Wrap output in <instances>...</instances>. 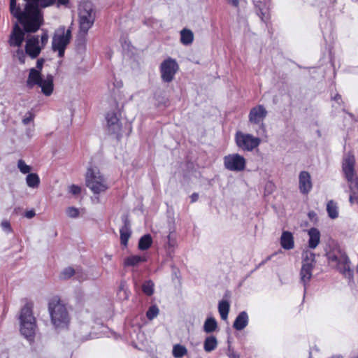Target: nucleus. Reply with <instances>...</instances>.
Instances as JSON below:
<instances>
[{"instance_id": "a878e982", "label": "nucleus", "mask_w": 358, "mask_h": 358, "mask_svg": "<svg viewBox=\"0 0 358 358\" xmlns=\"http://www.w3.org/2000/svg\"><path fill=\"white\" fill-rule=\"evenodd\" d=\"M230 305L227 301H221L218 304V311L222 320H226L228 317Z\"/></svg>"}, {"instance_id": "4c0bfd02", "label": "nucleus", "mask_w": 358, "mask_h": 358, "mask_svg": "<svg viewBox=\"0 0 358 358\" xmlns=\"http://www.w3.org/2000/svg\"><path fill=\"white\" fill-rule=\"evenodd\" d=\"M66 215L71 218H76L79 215V210L75 207H68L66 210Z\"/></svg>"}, {"instance_id": "bb28decb", "label": "nucleus", "mask_w": 358, "mask_h": 358, "mask_svg": "<svg viewBox=\"0 0 358 358\" xmlns=\"http://www.w3.org/2000/svg\"><path fill=\"white\" fill-rule=\"evenodd\" d=\"M217 328V322L215 319L213 317H208L203 324V331L210 334L216 330Z\"/></svg>"}, {"instance_id": "0eeeda50", "label": "nucleus", "mask_w": 358, "mask_h": 358, "mask_svg": "<svg viewBox=\"0 0 358 358\" xmlns=\"http://www.w3.org/2000/svg\"><path fill=\"white\" fill-rule=\"evenodd\" d=\"M71 38V27L66 29L64 26L59 27L55 31L52 41V49L58 52L59 57H63L66 46Z\"/></svg>"}, {"instance_id": "72a5a7b5", "label": "nucleus", "mask_w": 358, "mask_h": 358, "mask_svg": "<svg viewBox=\"0 0 358 358\" xmlns=\"http://www.w3.org/2000/svg\"><path fill=\"white\" fill-rule=\"evenodd\" d=\"M167 243L166 245L167 254L171 257V254L173 252V249L176 245V241L174 238H171V236L169 234L167 236Z\"/></svg>"}, {"instance_id": "f03ea898", "label": "nucleus", "mask_w": 358, "mask_h": 358, "mask_svg": "<svg viewBox=\"0 0 358 358\" xmlns=\"http://www.w3.org/2000/svg\"><path fill=\"white\" fill-rule=\"evenodd\" d=\"M48 311L51 322L56 329H65L69 327L71 320L69 313L59 300L52 299L48 303Z\"/></svg>"}, {"instance_id": "49530a36", "label": "nucleus", "mask_w": 358, "mask_h": 358, "mask_svg": "<svg viewBox=\"0 0 358 358\" xmlns=\"http://www.w3.org/2000/svg\"><path fill=\"white\" fill-rule=\"evenodd\" d=\"M229 4L235 8H238L239 6L238 0H227Z\"/></svg>"}, {"instance_id": "c03bdc74", "label": "nucleus", "mask_w": 358, "mask_h": 358, "mask_svg": "<svg viewBox=\"0 0 358 358\" xmlns=\"http://www.w3.org/2000/svg\"><path fill=\"white\" fill-rule=\"evenodd\" d=\"M35 215H36L35 211L34 210H30L25 213L24 216L28 219H31V218L34 217L35 216Z\"/></svg>"}, {"instance_id": "7ed1b4c3", "label": "nucleus", "mask_w": 358, "mask_h": 358, "mask_svg": "<svg viewBox=\"0 0 358 358\" xmlns=\"http://www.w3.org/2000/svg\"><path fill=\"white\" fill-rule=\"evenodd\" d=\"M79 33L78 40L85 41L89 29L95 21V12L92 3L83 1L79 5Z\"/></svg>"}, {"instance_id": "39448f33", "label": "nucleus", "mask_w": 358, "mask_h": 358, "mask_svg": "<svg viewBox=\"0 0 358 358\" xmlns=\"http://www.w3.org/2000/svg\"><path fill=\"white\" fill-rule=\"evenodd\" d=\"M35 85L41 88V92L44 95L50 96L54 88L53 76L48 75L45 78H43L39 71L31 68L27 80V87L32 89Z\"/></svg>"}, {"instance_id": "20e7f679", "label": "nucleus", "mask_w": 358, "mask_h": 358, "mask_svg": "<svg viewBox=\"0 0 358 358\" xmlns=\"http://www.w3.org/2000/svg\"><path fill=\"white\" fill-rule=\"evenodd\" d=\"M20 320L21 334L29 341H32L35 335L36 324L31 303H26L21 309Z\"/></svg>"}, {"instance_id": "a19ab883", "label": "nucleus", "mask_w": 358, "mask_h": 358, "mask_svg": "<svg viewBox=\"0 0 358 358\" xmlns=\"http://www.w3.org/2000/svg\"><path fill=\"white\" fill-rule=\"evenodd\" d=\"M81 188L76 185H71L69 187V192L71 193L73 195H78L80 193Z\"/></svg>"}, {"instance_id": "a18cd8bd", "label": "nucleus", "mask_w": 358, "mask_h": 358, "mask_svg": "<svg viewBox=\"0 0 358 358\" xmlns=\"http://www.w3.org/2000/svg\"><path fill=\"white\" fill-rule=\"evenodd\" d=\"M331 98L339 104L343 103L342 101V97L339 94H336L334 96H332Z\"/></svg>"}, {"instance_id": "ea45409f", "label": "nucleus", "mask_w": 358, "mask_h": 358, "mask_svg": "<svg viewBox=\"0 0 358 358\" xmlns=\"http://www.w3.org/2000/svg\"><path fill=\"white\" fill-rule=\"evenodd\" d=\"M1 226L3 230L6 233H11L13 231L10 222L6 220H4L1 222Z\"/></svg>"}, {"instance_id": "c756f323", "label": "nucleus", "mask_w": 358, "mask_h": 358, "mask_svg": "<svg viewBox=\"0 0 358 358\" xmlns=\"http://www.w3.org/2000/svg\"><path fill=\"white\" fill-rule=\"evenodd\" d=\"M349 187L351 192L349 201L353 203L355 200L358 199V178H355V182L349 184Z\"/></svg>"}, {"instance_id": "5701e85b", "label": "nucleus", "mask_w": 358, "mask_h": 358, "mask_svg": "<svg viewBox=\"0 0 358 358\" xmlns=\"http://www.w3.org/2000/svg\"><path fill=\"white\" fill-rule=\"evenodd\" d=\"M147 261V259L144 256L140 255H131L127 257L124 260V266H135L138 265L141 262H145Z\"/></svg>"}, {"instance_id": "8fccbe9b", "label": "nucleus", "mask_w": 358, "mask_h": 358, "mask_svg": "<svg viewBox=\"0 0 358 358\" xmlns=\"http://www.w3.org/2000/svg\"><path fill=\"white\" fill-rule=\"evenodd\" d=\"M271 259V256L267 257L264 260H263L261 263L259 264V265L257 266V268H259L260 266L265 264L268 261H269Z\"/></svg>"}, {"instance_id": "cd10ccee", "label": "nucleus", "mask_w": 358, "mask_h": 358, "mask_svg": "<svg viewBox=\"0 0 358 358\" xmlns=\"http://www.w3.org/2000/svg\"><path fill=\"white\" fill-rule=\"evenodd\" d=\"M217 345V341L214 336L207 337L203 343V348L206 352H210L214 350Z\"/></svg>"}, {"instance_id": "09e8293b", "label": "nucleus", "mask_w": 358, "mask_h": 358, "mask_svg": "<svg viewBox=\"0 0 358 358\" xmlns=\"http://www.w3.org/2000/svg\"><path fill=\"white\" fill-rule=\"evenodd\" d=\"M43 62L44 60L43 59H38L37 62H36V68L38 69V71H40V70L42 69V67H43Z\"/></svg>"}, {"instance_id": "7c9ffc66", "label": "nucleus", "mask_w": 358, "mask_h": 358, "mask_svg": "<svg viewBox=\"0 0 358 358\" xmlns=\"http://www.w3.org/2000/svg\"><path fill=\"white\" fill-rule=\"evenodd\" d=\"M327 211L331 219L337 218L338 216V206L336 203L331 200L327 203Z\"/></svg>"}, {"instance_id": "4468645a", "label": "nucleus", "mask_w": 358, "mask_h": 358, "mask_svg": "<svg viewBox=\"0 0 358 358\" xmlns=\"http://www.w3.org/2000/svg\"><path fill=\"white\" fill-rule=\"evenodd\" d=\"M268 112L263 105H257L250 109L248 115L249 122L253 124H262Z\"/></svg>"}, {"instance_id": "e433bc0d", "label": "nucleus", "mask_w": 358, "mask_h": 358, "mask_svg": "<svg viewBox=\"0 0 358 358\" xmlns=\"http://www.w3.org/2000/svg\"><path fill=\"white\" fill-rule=\"evenodd\" d=\"M75 273V270L71 267L64 268L61 273V278L68 279L73 276Z\"/></svg>"}, {"instance_id": "aec40b11", "label": "nucleus", "mask_w": 358, "mask_h": 358, "mask_svg": "<svg viewBox=\"0 0 358 358\" xmlns=\"http://www.w3.org/2000/svg\"><path fill=\"white\" fill-rule=\"evenodd\" d=\"M249 322V317L245 311L241 312L235 319L233 328L237 331H241L245 329Z\"/></svg>"}, {"instance_id": "b1692460", "label": "nucleus", "mask_w": 358, "mask_h": 358, "mask_svg": "<svg viewBox=\"0 0 358 358\" xmlns=\"http://www.w3.org/2000/svg\"><path fill=\"white\" fill-rule=\"evenodd\" d=\"M194 41V34L188 29H183L180 31V42L184 45H189Z\"/></svg>"}, {"instance_id": "4be33fe9", "label": "nucleus", "mask_w": 358, "mask_h": 358, "mask_svg": "<svg viewBox=\"0 0 358 358\" xmlns=\"http://www.w3.org/2000/svg\"><path fill=\"white\" fill-rule=\"evenodd\" d=\"M309 235V241H308V247L311 249L315 248L320 240V233L319 230L316 228H311L308 231Z\"/></svg>"}, {"instance_id": "9d476101", "label": "nucleus", "mask_w": 358, "mask_h": 358, "mask_svg": "<svg viewBox=\"0 0 358 358\" xmlns=\"http://www.w3.org/2000/svg\"><path fill=\"white\" fill-rule=\"evenodd\" d=\"M235 142L241 150L250 152L259 145L261 139L252 134L238 131L235 134Z\"/></svg>"}, {"instance_id": "f704fd0d", "label": "nucleus", "mask_w": 358, "mask_h": 358, "mask_svg": "<svg viewBox=\"0 0 358 358\" xmlns=\"http://www.w3.org/2000/svg\"><path fill=\"white\" fill-rule=\"evenodd\" d=\"M159 314V308L157 306H151L147 313H146V317L150 320H153L155 317H156Z\"/></svg>"}, {"instance_id": "2eb2a0df", "label": "nucleus", "mask_w": 358, "mask_h": 358, "mask_svg": "<svg viewBox=\"0 0 358 358\" xmlns=\"http://www.w3.org/2000/svg\"><path fill=\"white\" fill-rule=\"evenodd\" d=\"M355 159L353 155L348 154L344 157L342 167L345 178L349 183H353L355 182Z\"/></svg>"}, {"instance_id": "603ef678", "label": "nucleus", "mask_w": 358, "mask_h": 358, "mask_svg": "<svg viewBox=\"0 0 358 358\" xmlns=\"http://www.w3.org/2000/svg\"><path fill=\"white\" fill-rule=\"evenodd\" d=\"M343 111L346 113L352 120L356 121V122L358 121V120L355 117V116L352 113L348 112L345 109H343Z\"/></svg>"}, {"instance_id": "2f4dec72", "label": "nucleus", "mask_w": 358, "mask_h": 358, "mask_svg": "<svg viewBox=\"0 0 358 358\" xmlns=\"http://www.w3.org/2000/svg\"><path fill=\"white\" fill-rule=\"evenodd\" d=\"M187 352V350L185 346L180 344L173 345L172 354L175 358H182Z\"/></svg>"}, {"instance_id": "393cba45", "label": "nucleus", "mask_w": 358, "mask_h": 358, "mask_svg": "<svg viewBox=\"0 0 358 358\" xmlns=\"http://www.w3.org/2000/svg\"><path fill=\"white\" fill-rule=\"evenodd\" d=\"M152 238L150 234L143 235L138 241V249L141 250H146L152 245Z\"/></svg>"}, {"instance_id": "f3484780", "label": "nucleus", "mask_w": 358, "mask_h": 358, "mask_svg": "<svg viewBox=\"0 0 358 358\" xmlns=\"http://www.w3.org/2000/svg\"><path fill=\"white\" fill-rule=\"evenodd\" d=\"M313 188L310 174L306 171H302L299 175V189L301 194H308Z\"/></svg>"}, {"instance_id": "f8f14e48", "label": "nucleus", "mask_w": 358, "mask_h": 358, "mask_svg": "<svg viewBox=\"0 0 358 358\" xmlns=\"http://www.w3.org/2000/svg\"><path fill=\"white\" fill-rule=\"evenodd\" d=\"M245 159L239 154H230L224 157V167L231 171L239 172L245 169Z\"/></svg>"}, {"instance_id": "c85d7f7f", "label": "nucleus", "mask_w": 358, "mask_h": 358, "mask_svg": "<svg viewBox=\"0 0 358 358\" xmlns=\"http://www.w3.org/2000/svg\"><path fill=\"white\" fill-rule=\"evenodd\" d=\"M26 182L28 187L37 188L40 184L39 176L36 173H29L26 177Z\"/></svg>"}, {"instance_id": "9b49d317", "label": "nucleus", "mask_w": 358, "mask_h": 358, "mask_svg": "<svg viewBox=\"0 0 358 358\" xmlns=\"http://www.w3.org/2000/svg\"><path fill=\"white\" fill-rule=\"evenodd\" d=\"M178 69L176 61L172 58H168L163 61L160 65L162 80L165 83L171 82Z\"/></svg>"}, {"instance_id": "ddd939ff", "label": "nucleus", "mask_w": 358, "mask_h": 358, "mask_svg": "<svg viewBox=\"0 0 358 358\" xmlns=\"http://www.w3.org/2000/svg\"><path fill=\"white\" fill-rule=\"evenodd\" d=\"M106 130L108 134L115 135L117 140L121 138L122 123L115 112H108L106 115Z\"/></svg>"}, {"instance_id": "1a4fd4ad", "label": "nucleus", "mask_w": 358, "mask_h": 358, "mask_svg": "<svg viewBox=\"0 0 358 358\" xmlns=\"http://www.w3.org/2000/svg\"><path fill=\"white\" fill-rule=\"evenodd\" d=\"M86 185L94 194L105 192L108 187L99 171L93 168H89L87 171Z\"/></svg>"}, {"instance_id": "6e6552de", "label": "nucleus", "mask_w": 358, "mask_h": 358, "mask_svg": "<svg viewBox=\"0 0 358 358\" xmlns=\"http://www.w3.org/2000/svg\"><path fill=\"white\" fill-rule=\"evenodd\" d=\"M315 264V255L310 250H305L302 254V266L300 271V281L303 285L304 292L312 278L313 270Z\"/></svg>"}, {"instance_id": "37998d69", "label": "nucleus", "mask_w": 358, "mask_h": 358, "mask_svg": "<svg viewBox=\"0 0 358 358\" xmlns=\"http://www.w3.org/2000/svg\"><path fill=\"white\" fill-rule=\"evenodd\" d=\"M41 48H43L45 44L48 43V32L47 31H43L42 35H41Z\"/></svg>"}, {"instance_id": "a211bd4d", "label": "nucleus", "mask_w": 358, "mask_h": 358, "mask_svg": "<svg viewBox=\"0 0 358 358\" xmlns=\"http://www.w3.org/2000/svg\"><path fill=\"white\" fill-rule=\"evenodd\" d=\"M24 39V31L16 24L10 36L9 44L10 46L20 47Z\"/></svg>"}, {"instance_id": "473e14b6", "label": "nucleus", "mask_w": 358, "mask_h": 358, "mask_svg": "<svg viewBox=\"0 0 358 358\" xmlns=\"http://www.w3.org/2000/svg\"><path fill=\"white\" fill-rule=\"evenodd\" d=\"M142 290L144 294L151 296L154 293V283L152 280H147L142 285Z\"/></svg>"}, {"instance_id": "58836bf2", "label": "nucleus", "mask_w": 358, "mask_h": 358, "mask_svg": "<svg viewBox=\"0 0 358 358\" xmlns=\"http://www.w3.org/2000/svg\"><path fill=\"white\" fill-rule=\"evenodd\" d=\"M26 54V52H24L22 49H17L14 54V57H16L21 64H24Z\"/></svg>"}, {"instance_id": "412c9836", "label": "nucleus", "mask_w": 358, "mask_h": 358, "mask_svg": "<svg viewBox=\"0 0 358 358\" xmlns=\"http://www.w3.org/2000/svg\"><path fill=\"white\" fill-rule=\"evenodd\" d=\"M280 245L285 250H291L294 246V237L291 232L285 231L280 237Z\"/></svg>"}, {"instance_id": "c9c22d12", "label": "nucleus", "mask_w": 358, "mask_h": 358, "mask_svg": "<svg viewBox=\"0 0 358 358\" xmlns=\"http://www.w3.org/2000/svg\"><path fill=\"white\" fill-rule=\"evenodd\" d=\"M17 168L20 171L21 173L26 174L29 173L31 171V166L27 165L25 162L22 159H19L17 162Z\"/></svg>"}, {"instance_id": "423d86ee", "label": "nucleus", "mask_w": 358, "mask_h": 358, "mask_svg": "<svg viewBox=\"0 0 358 358\" xmlns=\"http://www.w3.org/2000/svg\"><path fill=\"white\" fill-rule=\"evenodd\" d=\"M327 258L330 263L334 264L338 271L349 279H353V271L350 268V261L345 252L341 250H336L327 253Z\"/></svg>"}, {"instance_id": "3c124183", "label": "nucleus", "mask_w": 358, "mask_h": 358, "mask_svg": "<svg viewBox=\"0 0 358 358\" xmlns=\"http://www.w3.org/2000/svg\"><path fill=\"white\" fill-rule=\"evenodd\" d=\"M191 201L192 202H195L198 200L199 199V194L197 193H193L191 196Z\"/></svg>"}, {"instance_id": "f257e3e1", "label": "nucleus", "mask_w": 358, "mask_h": 358, "mask_svg": "<svg viewBox=\"0 0 358 358\" xmlns=\"http://www.w3.org/2000/svg\"><path fill=\"white\" fill-rule=\"evenodd\" d=\"M24 8L22 10L17 6L16 0H10L11 14L17 19L26 32L34 33L43 23V15L39 7L45 8L54 4L56 0H24Z\"/></svg>"}, {"instance_id": "de8ad7c7", "label": "nucleus", "mask_w": 358, "mask_h": 358, "mask_svg": "<svg viewBox=\"0 0 358 358\" xmlns=\"http://www.w3.org/2000/svg\"><path fill=\"white\" fill-rule=\"evenodd\" d=\"M228 356L229 358H240L239 355L233 350H229Z\"/></svg>"}, {"instance_id": "6ab92c4d", "label": "nucleus", "mask_w": 358, "mask_h": 358, "mask_svg": "<svg viewBox=\"0 0 358 358\" xmlns=\"http://www.w3.org/2000/svg\"><path fill=\"white\" fill-rule=\"evenodd\" d=\"M123 226L120 229V242L124 247L127 246L128 241L131 235L130 222L127 216L122 217Z\"/></svg>"}, {"instance_id": "79ce46f5", "label": "nucleus", "mask_w": 358, "mask_h": 358, "mask_svg": "<svg viewBox=\"0 0 358 358\" xmlns=\"http://www.w3.org/2000/svg\"><path fill=\"white\" fill-rule=\"evenodd\" d=\"M34 119V115L29 112L27 114V116H25L23 120H22V122L24 124H28L29 123H30Z\"/></svg>"}, {"instance_id": "dca6fc26", "label": "nucleus", "mask_w": 358, "mask_h": 358, "mask_svg": "<svg viewBox=\"0 0 358 358\" xmlns=\"http://www.w3.org/2000/svg\"><path fill=\"white\" fill-rule=\"evenodd\" d=\"M41 49L42 48L39 45L38 36H34L27 41L25 51L27 55H28L31 58H36L39 55Z\"/></svg>"}]
</instances>
